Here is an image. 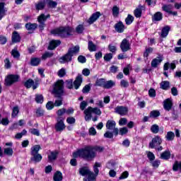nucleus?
Here are the masks:
<instances>
[{
    "label": "nucleus",
    "instance_id": "nucleus-1",
    "mask_svg": "<svg viewBox=\"0 0 181 181\" xmlns=\"http://www.w3.org/2000/svg\"><path fill=\"white\" fill-rule=\"evenodd\" d=\"M74 158H82L86 160H93L97 154L93 151V146H86L73 153Z\"/></svg>",
    "mask_w": 181,
    "mask_h": 181
},
{
    "label": "nucleus",
    "instance_id": "nucleus-2",
    "mask_svg": "<svg viewBox=\"0 0 181 181\" xmlns=\"http://www.w3.org/2000/svg\"><path fill=\"white\" fill-rule=\"evenodd\" d=\"M71 34V28L59 27L51 30V35L54 36H59V37H67Z\"/></svg>",
    "mask_w": 181,
    "mask_h": 181
},
{
    "label": "nucleus",
    "instance_id": "nucleus-3",
    "mask_svg": "<svg viewBox=\"0 0 181 181\" xmlns=\"http://www.w3.org/2000/svg\"><path fill=\"white\" fill-rule=\"evenodd\" d=\"M52 94H54V97H62L64 94V81L63 80H59L53 85Z\"/></svg>",
    "mask_w": 181,
    "mask_h": 181
},
{
    "label": "nucleus",
    "instance_id": "nucleus-4",
    "mask_svg": "<svg viewBox=\"0 0 181 181\" xmlns=\"http://www.w3.org/2000/svg\"><path fill=\"white\" fill-rule=\"evenodd\" d=\"M85 114V121H90L92 118V114H95L96 115H101V110L98 107H88L83 112Z\"/></svg>",
    "mask_w": 181,
    "mask_h": 181
},
{
    "label": "nucleus",
    "instance_id": "nucleus-5",
    "mask_svg": "<svg viewBox=\"0 0 181 181\" xmlns=\"http://www.w3.org/2000/svg\"><path fill=\"white\" fill-rule=\"evenodd\" d=\"M98 168H101V163H95V165L93 167L95 174L92 173L89 175H87L86 177L83 178V181H95V176L98 175L100 170H98Z\"/></svg>",
    "mask_w": 181,
    "mask_h": 181
},
{
    "label": "nucleus",
    "instance_id": "nucleus-6",
    "mask_svg": "<svg viewBox=\"0 0 181 181\" xmlns=\"http://www.w3.org/2000/svg\"><path fill=\"white\" fill-rule=\"evenodd\" d=\"M117 127V123L114 120H107L106 122V128L110 131H113V134L117 136L118 135L119 129Z\"/></svg>",
    "mask_w": 181,
    "mask_h": 181
},
{
    "label": "nucleus",
    "instance_id": "nucleus-7",
    "mask_svg": "<svg viewBox=\"0 0 181 181\" xmlns=\"http://www.w3.org/2000/svg\"><path fill=\"white\" fill-rule=\"evenodd\" d=\"M162 144V138L160 136H155L149 143V148L151 149L156 148Z\"/></svg>",
    "mask_w": 181,
    "mask_h": 181
},
{
    "label": "nucleus",
    "instance_id": "nucleus-8",
    "mask_svg": "<svg viewBox=\"0 0 181 181\" xmlns=\"http://www.w3.org/2000/svg\"><path fill=\"white\" fill-rule=\"evenodd\" d=\"M55 129L58 132H62V131H64L66 129V125L64 124V118L62 117H58L57 118Z\"/></svg>",
    "mask_w": 181,
    "mask_h": 181
},
{
    "label": "nucleus",
    "instance_id": "nucleus-9",
    "mask_svg": "<svg viewBox=\"0 0 181 181\" xmlns=\"http://www.w3.org/2000/svg\"><path fill=\"white\" fill-rule=\"evenodd\" d=\"M128 111H129V110L127 106H117L115 108V112L119 115H121L122 117H124V115H127Z\"/></svg>",
    "mask_w": 181,
    "mask_h": 181
},
{
    "label": "nucleus",
    "instance_id": "nucleus-10",
    "mask_svg": "<svg viewBox=\"0 0 181 181\" xmlns=\"http://www.w3.org/2000/svg\"><path fill=\"white\" fill-rule=\"evenodd\" d=\"M19 80V76L18 75H9L5 79L6 86H12L13 83H16Z\"/></svg>",
    "mask_w": 181,
    "mask_h": 181
},
{
    "label": "nucleus",
    "instance_id": "nucleus-11",
    "mask_svg": "<svg viewBox=\"0 0 181 181\" xmlns=\"http://www.w3.org/2000/svg\"><path fill=\"white\" fill-rule=\"evenodd\" d=\"M120 49L124 53L128 52V50H131V43H129V40L124 38L120 44Z\"/></svg>",
    "mask_w": 181,
    "mask_h": 181
},
{
    "label": "nucleus",
    "instance_id": "nucleus-12",
    "mask_svg": "<svg viewBox=\"0 0 181 181\" xmlns=\"http://www.w3.org/2000/svg\"><path fill=\"white\" fill-rule=\"evenodd\" d=\"M163 11L164 12H167V13H170V15H173L174 16H176L177 15V12L176 11H172V9H173V6L171 4H164L162 6Z\"/></svg>",
    "mask_w": 181,
    "mask_h": 181
},
{
    "label": "nucleus",
    "instance_id": "nucleus-13",
    "mask_svg": "<svg viewBox=\"0 0 181 181\" xmlns=\"http://www.w3.org/2000/svg\"><path fill=\"white\" fill-rule=\"evenodd\" d=\"M162 62H163V55L158 54L156 58L153 59L151 61V67L156 69V67H158V66H159V64H161Z\"/></svg>",
    "mask_w": 181,
    "mask_h": 181
},
{
    "label": "nucleus",
    "instance_id": "nucleus-14",
    "mask_svg": "<svg viewBox=\"0 0 181 181\" xmlns=\"http://www.w3.org/2000/svg\"><path fill=\"white\" fill-rule=\"evenodd\" d=\"M71 60H72V57L70 55V54L68 52L59 59V63H61V64H64L66 63H69Z\"/></svg>",
    "mask_w": 181,
    "mask_h": 181
},
{
    "label": "nucleus",
    "instance_id": "nucleus-15",
    "mask_svg": "<svg viewBox=\"0 0 181 181\" xmlns=\"http://www.w3.org/2000/svg\"><path fill=\"white\" fill-rule=\"evenodd\" d=\"M81 83H83V76L78 75L74 81V87L75 90H78L80 86H81Z\"/></svg>",
    "mask_w": 181,
    "mask_h": 181
},
{
    "label": "nucleus",
    "instance_id": "nucleus-16",
    "mask_svg": "<svg viewBox=\"0 0 181 181\" xmlns=\"http://www.w3.org/2000/svg\"><path fill=\"white\" fill-rule=\"evenodd\" d=\"M173 105V103H172V100L170 98H168L163 101V107L166 111H170Z\"/></svg>",
    "mask_w": 181,
    "mask_h": 181
},
{
    "label": "nucleus",
    "instance_id": "nucleus-17",
    "mask_svg": "<svg viewBox=\"0 0 181 181\" xmlns=\"http://www.w3.org/2000/svg\"><path fill=\"white\" fill-rule=\"evenodd\" d=\"M80 52V47L76 45L75 47H71L68 50V53L71 56V57H73V56H75V54H77Z\"/></svg>",
    "mask_w": 181,
    "mask_h": 181
},
{
    "label": "nucleus",
    "instance_id": "nucleus-18",
    "mask_svg": "<svg viewBox=\"0 0 181 181\" xmlns=\"http://www.w3.org/2000/svg\"><path fill=\"white\" fill-rule=\"evenodd\" d=\"M115 30L118 32V33H122L124 30H125V25L122 23V21H119L116 23L115 25Z\"/></svg>",
    "mask_w": 181,
    "mask_h": 181
},
{
    "label": "nucleus",
    "instance_id": "nucleus-19",
    "mask_svg": "<svg viewBox=\"0 0 181 181\" xmlns=\"http://www.w3.org/2000/svg\"><path fill=\"white\" fill-rule=\"evenodd\" d=\"M61 43L62 42H60V40H52L48 46V49L54 50V49H56L57 46H59Z\"/></svg>",
    "mask_w": 181,
    "mask_h": 181
},
{
    "label": "nucleus",
    "instance_id": "nucleus-20",
    "mask_svg": "<svg viewBox=\"0 0 181 181\" xmlns=\"http://www.w3.org/2000/svg\"><path fill=\"white\" fill-rule=\"evenodd\" d=\"M100 12L94 13L88 20V23H89V25H92L93 22H95V21L100 18Z\"/></svg>",
    "mask_w": 181,
    "mask_h": 181
},
{
    "label": "nucleus",
    "instance_id": "nucleus-21",
    "mask_svg": "<svg viewBox=\"0 0 181 181\" xmlns=\"http://www.w3.org/2000/svg\"><path fill=\"white\" fill-rule=\"evenodd\" d=\"M79 173L81 176H88L91 175L93 172L90 171L88 168L83 167L79 170Z\"/></svg>",
    "mask_w": 181,
    "mask_h": 181
},
{
    "label": "nucleus",
    "instance_id": "nucleus-22",
    "mask_svg": "<svg viewBox=\"0 0 181 181\" xmlns=\"http://www.w3.org/2000/svg\"><path fill=\"white\" fill-rule=\"evenodd\" d=\"M57 155H59V152H57V151H51L48 155V160H49V162L56 160V159H57Z\"/></svg>",
    "mask_w": 181,
    "mask_h": 181
},
{
    "label": "nucleus",
    "instance_id": "nucleus-23",
    "mask_svg": "<svg viewBox=\"0 0 181 181\" xmlns=\"http://www.w3.org/2000/svg\"><path fill=\"white\" fill-rule=\"evenodd\" d=\"M11 39L13 43H18V42H21V35L18 32L14 31L12 34Z\"/></svg>",
    "mask_w": 181,
    "mask_h": 181
},
{
    "label": "nucleus",
    "instance_id": "nucleus-24",
    "mask_svg": "<svg viewBox=\"0 0 181 181\" xmlns=\"http://www.w3.org/2000/svg\"><path fill=\"white\" fill-rule=\"evenodd\" d=\"M169 30H170V27L168 25L163 27L161 30L160 37H166L169 35Z\"/></svg>",
    "mask_w": 181,
    "mask_h": 181
},
{
    "label": "nucleus",
    "instance_id": "nucleus-25",
    "mask_svg": "<svg viewBox=\"0 0 181 181\" xmlns=\"http://www.w3.org/2000/svg\"><path fill=\"white\" fill-rule=\"evenodd\" d=\"M169 67L171 70H175V69H176V64H175V62H173L171 64L169 62H166L163 66V70L166 71L169 70Z\"/></svg>",
    "mask_w": 181,
    "mask_h": 181
},
{
    "label": "nucleus",
    "instance_id": "nucleus-26",
    "mask_svg": "<svg viewBox=\"0 0 181 181\" xmlns=\"http://www.w3.org/2000/svg\"><path fill=\"white\" fill-rule=\"evenodd\" d=\"M48 18H50V14L45 16V14L42 13L37 17V21L39 23H45V22L47 21Z\"/></svg>",
    "mask_w": 181,
    "mask_h": 181
},
{
    "label": "nucleus",
    "instance_id": "nucleus-27",
    "mask_svg": "<svg viewBox=\"0 0 181 181\" xmlns=\"http://www.w3.org/2000/svg\"><path fill=\"white\" fill-rule=\"evenodd\" d=\"M160 88L162 90H169L170 88V83L168 81H163L160 83Z\"/></svg>",
    "mask_w": 181,
    "mask_h": 181
},
{
    "label": "nucleus",
    "instance_id": "nucleus-28",
    "mask_svg": "<svg viewBox=\"0 0 181 181\" xmlns=\"http://www.w3.org/2000/svg\"><path fill=\"white\" fill-rule=\"evenodd\" d=\"M32 157L30 158V160L32 162H35V163H37L39 162H40V160H42V155L40 154H35V155H31Z\"/></svg>",
    "mask_w": 181,
    "mask_h": 181
},
{
    "label": "nucleus",
    "instance_id": "nucleus-29",
    "mask_svg": "<svg viewBox=\"0 0 181 181\" xmlns=\"http://www.w3.org/2000/svg\"><path fill=\"white\" fill-rule=\"evenodd\" d=\"M163 18V14L162 13L158 11L156 12L153 16V21L155 22H159L160 21H162V18Z\"/></svg>",
    "mask_w": 181,
    "mask_h": 181
},
{
    "label": "nucleus",
    "instance_id": "nucleus-30",
    "mask_svg": "<svg viewBox=\"0 0 181 181\" xmlns=\"http://www.w3.org/2000/svg\"><path fill=\"white\" fill-rule=\"evenodd\" d=\"M46 6V1L45 0L40 1L37 4H35V8L37 11H42Z\"/></svg>",
    "mask_w": 181,
    "mask_h": 181
},
{
    "label": "nucleus",
    "instance_id": "nucleus-31",
    "mask_svg": "<svg viewBox=\"0 0 181 181\" xmlns=\"http://www.w3.org/2000/svg\"><path fill=\"white\" fill-rule=\"evenodd\" d=\"M54 181H62L63 180V174H62V172L57 171L54 174L53 177Z\"/></svg>",
    "mask_w": 181,
    "mask_h": 181
},
{
    "label": "nucleus",
    "instance_id": "nucleus-32",
    "mask_svg": "<svg viewBox=\"0 0 181 181\" xmlns=\"http://www.w3.org/2000/svg\"><path fill=\"white\" fill-rule=\"evenodd\" d=\"M42 149L40 145H35L31 148V155L39 154V151Z\"/></svg>",
    "mask_w": 181,
    "mask_h": 181
},
{
    "label": "nucleus",
    "instance_id": "nucleus-33",
    "mask_svg": "<svg viewBox=\"0 0 181 181\" xmlns=\"http://www.w3.org/2000/svg\"><path fill=\"white\" fill-rule=\"evenodd\" d=\"M88 49L90 52H96L97 51V45L93 42V41L89 40L88 44Z\"/></svg>",
    "mask_w": 181,
    "mask_h": 181
},
{
    "label": "nucleus",
    "instance_id": "nucleus-34",
    "mask_svg": "<svg viewBox=\"0 0 181 181\" xmlns=\"http://www.w3.org/2000/svg\"><path fill=\"white\" fill-rule=\"evenodd\" d=\"M5 3H0V21L5 16Z\"/></svg>",
    "mask_w": 181,
    "mask_h": 181
},
{
    "label": "nucleus",
    "instance_id": "nucleus-35",
    "mask_svg": "<svg viewBox=\"0 0 181 181\" xmlns=\"http://www.w3.org/2000/svg\"><path fill=\"white\" fill-rule=\"evenodd\" d=\"M37 28V25L36 23H28L25 24V28L27 30H31L33 31Z\"/></svg>",
    "mask_w": 181,
    "mask_h": 181
},
{
    "label": "nucleus",
    "instance_id": "nucleus-36",
    "mask_svg": "<svg viewBox=\"0 0 181 181\" xmlns=\"http://www.w3.org/2000/svg\"><path fill=\"white\" fill-rule=\"evenodd\" d=\"M114 86H115V83L113 81H105V85L103 86V88H107V89L112 88Z\"/></svg>",
    "mask_w": 181,
    "mask_h": 181
},
{
    "label": "nucleus",
    "instance_id": "nucleus-37",
    "mask_svg": "<svg viewBox=\"0 0 181 181\" xmlns=\"http://www.w3.org/2000/svg\"><path fill=\"white\" fill-rule=\"evenodd\" d=\"M92 151L95 152L96 154V152H98L99 153H101V152H104V147L101 146H92Z\"/></svg>",
    "mask_w": 181,
    "mask_h": 181
},
{
    "label": "nucleus",
    "instance_id": "nucleus-38",
    "mask_svg": "<svg viewBox=\"0 0 181 181\" xmlns=\"http://www.w3.org/2000/svg\"><path fill=\"white\" fill-rule=\"evenodd\" d=\"M161 159H164L165 160H168V159H170V151H165L160 155Z\"/></svg>",
    "mask_w": 181,
    "mask_h": 181
},
{
    "label": "nucleus",
    "instance_id": "nucleus-39",
    "mask_svg": "<svg viewBox=\"0 0 181 181\" xmlns=\"http://www.w3.org/2000/svg\"><path fill=\"white\" fill-rule=\"evenodd\" d=\"M173 170H174V172H177V170H179L181 173V162L179 163L176 161L173 165Z\"/></svg>",
    "mask_w": 181,
    "mask_h": 181
},
{
    "label": "nucleus",
    "instance_id": "nucleus-40",
    "mask_svg": "<svg viewBox=\"0 0 181 181\" xmlns=\"http://www.w3.org/2000/svg\"><path fill=\"white\" fill-rule=\"evenodd\" d=\"M19 114V106H15L12 109L11 118H16Z\"/></svg>",
    "mask_w": 181,
    "mask_h": 181
},
{
    "label": "nucleus",
    "instance_id": "nucleus-41",
    "mask_svg": "<svg viewBox=\"0 0 181 181\" xmlns=\"http://www.w3.org/2000/svg\"><path fill=\"white\" fill-rule=\"evenodd\" d=\"M142 6H139V8H136L134 10V16L136 18H141V16H142Z\"/></svg>",
    "mask_w": 181,
    "mask_h": 181
},
{
    "label": "nucleus",
    "instance_id": "nucleus-42",
    "mask_svg": "<svg viewBox=\"0 0 181 181\" xmlns=\"http://www.w3.org/2000/svg\"><path fill=\"white\" fill-rule=\"evenodd\" d=\"M105 83V79L99 78L96 80L95 86L96 87H104Z\"/></svg>",
    "mask_w": 181,
    "mask_h": 181
},
{
    "label": "nucleus",
    "instance_id": "nucleus-43",
    "mask_svg": "<svg viewBox=\"0 0 181 181\" xmlns=\"http://www.w3.org/2000/svg\"><path fill=\"white\" fill-rule=\"evenodd\" d=\"M4 155L7 156H12L13 155V149L11 147H7L4 148Z\"/></svg>",
    "mask_w": 181,
    "mask_h": 181
},
{
    "label": "nucleus",
    "instance_id": "nucleus-44",
    "mask_svg": "<svg viewBox=\"0 0 181 181\" xmlns=\"http://www.w3.org/2000/svg\"><path fill=\"white\" fill-rule=\"evenodd\" d=\"M11 56H13L14 59H19V57H21V54L19 53V51H18V48L12 49Z\"/></svg>",
    "mask_w": 181,
    "mask_h": 181
},
{
    "label": "nucleus",
    "instance_id": "nucleus-45",
    "mask_svg": "<svg viewBox=\"0 0 181 181\" xmlns=\"http://www.w3.org/2000/svg\"><path fill=\"white\" fill-rule=\"evenodd\" d=\"M165 139L166 141H173V139H175V133H173V132H167Z\"/></svg>",
    "mask_w": 181,
    "mask_h": 181
},
{
    "label": "nucleus",
    "instance_id": "nucleus-46",
    "mask_svg": "<svg viewBox=\"0 0 181 181\" xmlns=\"http://www.w3.org/2000/svg\"><path fill=\"white\" fill-rule=\"evenodd\" d=\"M55 97H58V99L55 100L54 105H55V107H60V105H63V98H62V96Z\"/></svg>",
    "mask_w": 181,
    "mask_h": 181
},
{
    "label": "nucleus",
    "instance_id": "nucleus-47",
    "mask_svg": "<svg viewBox=\"0 0 181 181\" xmlns=\"http://www.w3.org/2000/svg\"><path fill=\"white\" fill-rule=\"evenodd\" d=\"M47 5L49 8H56L57 6V2L53 0H47Z\"/></svg>",
    "mask_w": 181,
    "mask_h": 181
},
{
    "label": "nucleus",
    "instance_id": "nucleus-48",
    "mask_svg": "<svg viewBox=\"0 0 181 181\" xmlns=\"http://www.w3.org/2000/svg\"><path fill=\"white\" fill-rule=\"evenodd\" d=\"M120 86L122 88H128V87H129V82L125 79H122L120 81Z\"/></svg>",
    "mask_w": 181,
    "mask_h": 181
},
{
    "label": "nucleus",
    "instance_id": "nucleus-49",
    "mask_svg": "<svg viewBox=\"0 0 181 181\" xmlns=\"http://www.w3.org/2000/svg\"><path fill=\"white\" fill-rule=\"evenodd\" d=\"M160 115V112L158 110H153L150 112V118H157Z\"/></svg>",
    "mask_w": 181,
    "mask_h": 181
},
{
    "label": "nucleus",
    "instance_id": "nucleus-50",
    "mask_svg": "<svg viewBox=\"0 0 181 181\" xmlns=\"http://www.w3.org/2000/svg\"><path fill=\"white\" fill-rule=\"evenodd\" d=\"M132 22H134V16H132L131 14H129L125 19L126 25H131Z\"/></svg>",
    "mask_w": 181,
    "mask_h": 181
},
{
    "label": "nucleus",
    "instance_id": "nucleus-51",
    "mask_svg": "<svg viewBox=\"0 0 181 181\" xmlns=\"http://www.w3.org/2000/svg\"><path fill=\"white\" fill-rule=\"evenodd\" d=\"M153 52V48L152 47H148L146 49V51L144 53V57H146V59H148V57L149 56V54H151V53H152Z\"/></svg>",
    "mask_w": 181,
    "mask_h": 181
},
{
    "label": "nucleus",
    "instance_id": "nucleus-52",
    "mask_svg": "<svg viewBox=\"0 0 181 181\" xmlns=\"http://www.w3.org/2000/svg\"><path fill=\"white\" fill-rule=\"evenodd\" d=\"M40 64V59L33 58L31 59V66H39Z\"/></svg>",
    "mask_w": 181,
    "mask_h": 181
},
{
    "label": "nucleus",
    "instance_id": "nucleus-53",
    "mask_svg": "<svg viewBox=\"0 0 181 181\" xmlns=\"http://www.w3.org/2000/svg\"><path fill=\"white\" fill-rule=\"evenodd\" d=\"M151 131L153 134H158L159 132V126L158 124H153L151 127Z\"/></svg>",
    "mask_w": 181,
    "mask_h": 181
},
{
    "label": "nucleus",
    "instance_id": "nucleus-54",
    "mask_svg": "<svg viewBox=\"0 0 181 181\" xmlns=\"http://www.w3.org/2000/svg\"><path fill=\"white\" fill-rule=\"evenodd\" d=\"M33 84H35V81H33V80H32V79H28L25 83V87H26V88H30V87H32L33 86Z\"/></svg>",
    "mask_w": 181,
    "mask_h": 181
},
{
    "label": "nucleus",
    "instance_id": "nucleus-55",
    "mask_svg": "<svg viewBox=\"0 0 181 181\" xmlns=\"http://www.w3.org/2000/svg\"><path fill=\"white\" fill-rule=\"evenodd\" d=\"M118 134H119V135H127V134H128V128L127 127H122L119 129Z\"/></svg>",
    "mask_w": 181,
    "mask_h": 181
},
{
    "label": "nucleus",
    "instance_id": "nucleus-56",
    "mask_svg": "<svg viewBox=\"0 0 181 181\" xmlns=\"http://www.w3.org/2000/svg\"><path fill=\"white\" fill-rule=\"evenodd\" d=\"M112 11L113 16H118L119 14V8L117 6H113Z\"/></svg>",
    "mask_w": 181,
    "mask_h": 181
},
{
    "label": "nucleus",
    "instance_id": "nucleus-57",
    "mask_svg": "<svg viewBox=\"0 0 181 181\" xmlns=\"http://www.w3.org/2000/svg\"><path fill=\"white\" fill-rule=\"evenodd\" d=\"M35 101L37 104H42L43 103V95H35Z\"/></svg>",
    "mask_w": 181,
    "mask_h": 181
},
{
    "label": "nucleus",
    "instance_id": "nucleus-58",
    "mask_svg": "<svg viewBox=\"0 0 181 181\" xmlns=\"http://www.w3.org/2000/svg\"><path fill=\"white\" fill-rule=\"evenodd\" d=\"M29 132H30V134H32L33 135H35L36 136H40V132L37 129H30L29 130Z\"/></svg>",
    "mask_w": 181,
    "mask_h": 181
},
{
    "label": "nucleus",
    "instance_id": "nucleus-59",
    "mask_svg": "<svg viewBox=\"0 0 181 181\" xmlns=\"http://www.w3.org/2000/svg\"><path fill=\"white\" fill-rule=\"evenodd\" d=\"M66 122H67V124H69L70 125H73V124H76V118H74L73 117H67Z\"/></svg>",
    "mask_w": 181,
    "mask_h": 181
},
{
    "label": "nucleus",
    "instance_id": "nucleus-60",
    "mask_svg": "<svg viewBox=\"0 0 181 181\" xmlns=\"http://www.w3.org/2000/svg\"><path fill=\"white\" fill-rule=\"evenodd\" d=\"M53 53L47 52L42 56V59L43 60H46V59H49V57H52Z\"/></svg>",
    "mask_w": 181,
    "mask_h": 181
},
{
    "label": "nucleus",
    "instance_id": "nucleus-61",
    "mask_svg": "<svg viewBox=\"0 0 181 181\" xmlns=\"http://www.w3.org/2000/svg\"><path fill=\"white\" fill-rule=\"evenodd\" d=\"M103 59L105 62H110L111 59H112V54L111 53L105 54V56L103 57Z\"/></svg>",
    "mask_w": 181,
    "mask_h": 181
},
{
    "label": "nucleus",
    "instance_id": "nucleus-62",
    "mask_svg": "<svg viewBox=\"0 0 181 181\" xmlns=\"http://www.w3.org/2000/svg\"><path fill=\"white\" fill-rule=\"evenodd\" d=\"M65 84L67 88H73V81L71 79L66 81Z\"/></svg>",
    "mask_w": 181,
    "mask_h": 181
},
{
    "label": "nucleus",
    "instance_id": "nucleus-63",
    "mask_svg": "<svg viewBox=\"0 0 181 181\" xmlns=\"http://www.w3.org/2000/svg\"><path fill=\"white\" fill-rule=\"evenodd\" d=\"M59 77H64L66 76V69L64 68H62L57 73Z\"/></svg>",
    "mask_w": 181,
    "mask_h": 181
},
{
    "label": "nucleus",
    "instance_id": "nucleus-64",
    "mask_svg": "<svg viewBox=\"0 0 181 181\" xmlns=\"http://www.w3.org/2000/svg\"><path fill=\"white\" fill-rule=\"evenodd\" d=\"M45 115V110H43L42 108H38L36 110V115L37 117H43Z\"/></svg>",
    "mask_w": 181,
    "mask_h": 181
}]
</instances>
